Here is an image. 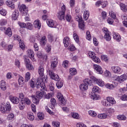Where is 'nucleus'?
<instances>
[{
	"instance_id": "obj_34",
	"label": "nucleus",
	"mask_w": 127,
	"mask_h": 127,
	"mask_svg": "<svg viewBox=\"0 0 127 127\" xmlns=\"http://www.w3.org/2000/svg\"><path fill=\"white\" fill-rule=\"evenodd\" d=\"M58 81L56 83V86L58 89H61L63 87V80H58Z\"/></svg>"
},
{
	"instance_id": "obj_25",
	"label": "nucleus",
	"mask_w": 127,
	"mask_h": 127,
	"mask_svg": "<svg viewBox=\"0 0 127 127\" xmlns=\"http://www.w3.org/2000/svg\"><path fill=\"white\" fill-rule=\"evenodd\" d=\"M43 95H44V94L43 93V91L42 89H41L40 91H37L36 93V97L38 99H42L43 97Z\"/></svg>"
},
{
	"instance_id": "obj_13",
	"label": "nucleus",
	"mask_w": 127,
	"mask_h": 127,
	"mask_svg": "<svg viewBox=\"0 0 127 127\" xmlns=\"http://www.w3.org/2000/svg\"><path fill=\"white\" fill-rule=\"evenodd\" d=\"M95 5L96 6L98 7L99 6H100V5H102L103 8H105V7H106V6L108 5V1H102L101 0H98L96 2Z\"/></svg>"
},
{
	"instance_id": "obj_28",
	"label": "nucleus",
	"mask_w": 127,
	"mask_h": 127,
	"mask_svg": "<svg viewBox=\"0 0 127 127\" xmlns=\"http://www.w3.org/2000/svg\"><path fill=\"white\" fill-rule=\"evenodd\" d=\"M10 101L13 104H18L19 103V99L17 97H12L10 98Z\"/></svg>"
},
{
	"instance_id": "obj_6",
	"label": "nucleus",
	"mask_w": 127,
	"mask_h": 127,
	"mask_svg": "<svg viewBox=\"0 0 127 127\" xmlns=\"http://www.w3.org/2000/svg\"><path fill=\"white\" fill-rule=\"evenodd\" d=\"M51 68L52 69H54V68H56L57 67V65H58V58L57 57H53L52 58L51 60Z\"/></svg>"
},
{
	"instance_id": "obj_14",
	"label": "nucleus",
	"mask_w": 127,
	"mask_h": 127,
	"mask_svg": "<svg viewBox=\"0 0 127 127\" xmlns=\"http://www.w3.org/2000/svg\"><path fill=\"white\" fill-rule=\"evenodd\" d=\"M47 24L49 27H53L54 28L57 27V26H56V24L54 23V21L52 19H48L47 20Z\"/></svg>"
},
{
	"instance_id": "obj_52",
	"label": "nucleus",
	"mask_w": 127,
	"mask_h": 127,
	"mask_svg": "<svg viewBox=\"0 0 127 127\" xmlns=\"http://www.w3.org/2000/svg\"><path fill=\"white\" fill-rule=\"evenodd\" d=\"M91 98L92 100L97 101V100H99V96L97 95V94H96L95 93H92L91 96Z\"/></svg>"
},
{
	"instance_id": "obj_22",
	"label": "nucleus",
	"mask_w": 127,
	"mask_h": 127,
	"mask_svg": "<svg viewBox=\"0 0 127 127\" xmlns=\"http://www.w3.org/2000/svg\"><path fill=\"white\" fill-rule=\"evenodd\" d=\"M19 15V12H18V10H15L12 14V19L14 20H16Z\"/></svg>"
},
{
	"instance_id": "obj_48",
	"label": "nucleus",
	"mask_w": 127,
	"mask_h": 127,
	"mask_svg": "<svg viewBox=\"0 0 127 127\" xmlns=\"http://www.w3.org/2000/svg\"><path fill=\"white\" fill-rule=\"evenodd\" d=\"M39 99L37 98L36 96H34L33 97V103H34V104H36V105H38V104H39Z\"/></svg>"
},
{
	"instance_id": "obj_42",
	"label": "nucleus",
	"mask_w": 127,
	"mask_h": 127,
	"mask_svg": "<svg viewBox=\"0 0 127 127\" xmlns=\"http://www.w3.org/2000/svg\"><path fill=\"white\" fill-rule=\"evenodd\" d=\"M27 118L30 121H33L34 120V115L32 112L28 113Z\"/></svg>"
},
{
	"instance_id": "obj_60",
	"label": "nucleus",
	"mask_w": 127,
	"mask_h": 127,
	"mask_svg": "<svg viewBox=\"0 0 127 127\" xmlns=\"http://www.w3.org/2000/svg\"><path fill=\"white\" fill-rule=\"evenodd\" d=\"M7 23V20L6 19H2L0 20V25H5Z\"/></svg>"
},
{
	"instance_id": "obj_41",
	"label": "nucleus",
	"mask_w": 127,
	"mask_h": 127,
	"mask_svg": "<svg viewBox=\"0 0 127 127\" xmlns=\"http://www.w3.org/2000/svg\"><path fill=\"white\" fill-rule=\"evenodd\" d=\"M84 84H87L89 86H92V80L90 78H86L83 80Z\"/></svg>"
},
{
	"instance_id": "obj_49",
	"label": "nucleus",
	"mask_w": 127,
	"mask_h": 127,
	"mask_svg": "<svg viewBox=\"0 0 127 127\" xmlns=\"http://www.w3.org/2000/svg\"><path fill=\"white\" fill-rule=\"evenodd\" d=\"M86 39L89 40V41H91V40H92V36H91V34L89 31H87L86 32Z\"/></svg>"
},
{
	"instance_id": "obj_53",
	"label": "nucleus",
	"mask_w": 127,
	"mask_h": 127,
	"mask_svg": "<svg viewBox=\"0 0 127 127\" xmlns=\"http://www.w3.org/2000/svg\"><path fill=\"white\" fill-rule=\"evenodd\" d=\"M23 102L24 104H26V105H30V104H31V101L27 97L24 98Z\"/></svg>"
},
{
	"instance_id": "obj_40",
	"label": "nucleus",
	"mask_w": 127,
	"mask_h": 127,
	"mask_svg": "<svg viewBox=\"0 0 127 127\" xmlns=\"http://www.w3.org/2000/svg\"><path fill=\"white\" fill-rule=\"evenodd\" d=\"M25 107V103H24V102L23 100H21L19 104V109L22 111L23 109H24V107Z\"/></svg>"
},
{
	"instance_id": "obj_19",
	"label": "nucleus",
	"mask_w": 127,
	"mask_h": 127,
	"mask_svg": "<svg viewBox=\"0 0 127 127\" xmlns=\"http://www.w3.org/2000/svg\"><path fill=\"white\" fill-rule=\"evenodd\" d=\"M46 43H47V39H46V37L43 36L40 41V44L42 47H44L45 45H46Z\"/></svg>"
},
{
	"instance_id": "obj_55",
	"label": "nucleus",
	"mask_w": 127,
	"mask_h": 127,
	"mask_svg": "<svg viewBox=\"0 0 127 127\" xmlns=\"http://www.w3.org/2000/svg\"><path fill=\"white\" fill-rule=\"evenodd\" d=\"M52 125L54 127H60V122L58 121H53Z\"/></svg>"
},
{
	"instance_id": "obj_24",
	"label": "nucleus",
	"mask_w": 127,
	"mask_h": 127,
	"mask_svg": "<svg viewBox=\"0 0 127 127\" xmlns=\"http://www.w3.org/2000/svg\"><path fill=\"white\" fill-rule=\"evenodd\" d=\"M88 84L84 83H82L79 86V89L81 90V91H86V90H88Z\"/></svg>"
},
{
	"instance_id": "obj_39",
	"label": "nucleus",
	"mask_w": 127,
	"mask_h": 127,
	"mask_svg": "<svg viewBox=\"0 0 127 127\" xmlns=\"http://www.w3.org/2000/svg\"><path fill=\"white\" fill-rule=\"evenodd\" d=\"M0 110L1 113L3 114H4L5 112H7V110H6L5 106L3 104H1L0 106Z\"/></svg>"
},
{
	"instance_id": "obj_38",
	"label": "nucleus",
	"mask_w": 127,
	"mask_h": 127,
	"mask_svg": "<svg viewBox=\"0 0 127 127\" xmlns=\"http://www.w3.org/2000/svg\"><path fill=\"white\" fill-rule=\"evenodd\" d=\"M26 28L29 30H32L33 29V24L30 22H27L26 24Z\"/></svg>"
},
{
	"instance_id": "obj_51",
	"label": "nucleus",
	"mask_w": 127,
	"mask_h": 127,
	"mask_svg": "<svg viewBox=\"0 0 127 127\" xmlns=\"http://www.w3.org/2000/svg\"><path fill=\"white\" fill-rule=\"evenodd\" d=\"M109 15L111 17L114 18V19H116V17H117V15L114 11H110L109 12Z\"/></svg>"
},
{
	"instance_id": "obj_2",
	"label": "nucleus",
	"mask_w": 127,
	"mask_h": 127,
	"mask_svg": "<svg viewBox=\"0 0 127 127\" xmlns=\"http://www.w3.org/2000/svg\"><path fill=\"white\" fill-rule=\"evenodd\" d=\"M113 79L118 83H123L124 81L127 80V73H124L121 76L115 75L113 77Z\"/></svg>"
},
{
	"instance_id": "obj_30",
	"label": "nucleus",
	"mask_w": 127,
	"mask_h": 127,
	"mask_svg": "<svg viewBox=\"0 0 127 127\" xmlns=\"http://www.w3.org/2000/svg\"><path fill=\"white\" fill-rule=\"evenodd\" d=\"M123 23L126 27H127V15L125 14L123 16H122Z\"/></svg>"
},
{
	"instance_id": "obj_21",
	"label": "nucleus",
	"mask_w": 127,
	"mask_h": 127,
	"mask_svg": "<svg viewBox=\"0 0 127 127\" xmlns=\"http://www.w3.org/2000/svg\"><path fill=\"white\" fill-rule=\"evenodd\" d=\"M0 88L2 91H5L6 90V83L4 80L1 81L0 83Z\"/></svg>"
},
{
	"instance_id": "obj_45",
	"label": "nucleus",
	"mask_w": 127,
	"mask_h": 127,
	"mask_svg": "<svg viewBox=\"0 0 127 127\" xmlns=\"http://www.w3.org/2000/svg\"><path fill=\"white\" fill-rule=\"evenodd\" d=\"M73 37L76 43H79L80 42V40L79 39V36L75 32L73 33Z\"/></svg>"
},
{
	"instance_id": "obj_31",
	"label": "nucleus",
	"mask_w": 127,
	"mask_h": 127,
	"mask_svg": "<svg viewBox=\"0 0 127 127\" xmlns=\"http://www.w3.org/2000/svg\"><path fill=\"white\" fill-rule=\"evenodd\" d=\"M89 16H90V12L88 10L84 11L83 14V18L84 20H87V19L89 18Z\"/></svg>"
},
{
	"instance_id": "obj_59",
	"label": "nucleus",
	"mask_w": 127,
	"mask_h": 127,
	"mask_svg": "<svg viewBox=\"0 0 127 127\" xmlns=\"http://www.w3.org/2000/svg\"><path fill=\"white\" fill-rule=\"evenodd\" d=\"M63 66L64 68H68L69 67V62L68 61H64L63 62Z\"/></svg>"
},
{
	"instance_id": "obj_26",
	"label": "nucleus",
	"mask_w": 127,
	"mask_h": 127,
	"mask_svg": "<svg viewBox=\"0 0 127 127\" xmlns=\"http://www.w3.org/2000/svg\"><path fill=\"white\" fill-rule=\"evenodd\" d=\"M5 34L9 36V37H11L12 36V31H11V28H7L5 31Z\"/></svg>"
},
{
	"instance_id": "obj_58",
	"label": "nucleus",
	"mask_w": 127,
	"mask_h": 127,
	"mask_svg": "<svg viewBox=\"0 0 127 127\" xmlns=\"http://www.w3.org/2000/svg\"><path fill=\"white\" fill-rule=\"evenodd\" d=\"M18 24L20 26V27H21L22 28H25L26 27V24H25L24 22H21L20 21H18Z\"/></svg>"
},
{
	"instance_id": "obj_44",
	"label": "nucleus",
	"mask_w": 127,
	"mask_h": 127,
	"mask_svg": "<svg viewBox=\"0 0 127 127\" xmlns=\"http://www.w3.org/2000/svg\"><path fill=\"white\" fill-rule=\"evenodd\" d=\"M104 38L106 41H111L112 39V37H111V33L105 34Z\"/></svg>"
},
{
	"instance_id": "obj_35",
	"label": "nucleus",
	"mask_w": 127,
	"mask_h": 127,
	"mask_svg": "<svg viewBox=\"0 0 127 127\" xmlns=\"http://www.w3.org/2000/svg\"><path fill=\"white\" fill-rule=\"evenodd\" d=\"M106 113L108 115V117H112V114L115 113V109L114 108H110L106 111Z\"/></svg>"
},
{
	"instance_id": "obj_56",
	"label": "nucleus",
	"mask_w": 127,
	"mask_h": 127,
	"mask_svg": "<svg viewBox=\"0 0 127 127\" xmlns=\"http://www.w3.org/2000/svg\"><path fill=\"white\" fill-rule=\"evenodd\" d=\"M37 117L40 120H43L44 119V114L41 112H39L37 114Z\"/></svg>"
},
{
	"instance_id": "obj_61",
	"label": "nucleus",
	"mask_w": 127,
	"mask_h": 127,
	"mask_svg": "<svg viewBox=\"0 0 127 127\" xmlns=\"http://www.w3.org/2000/svg\"><path fill=\"white\" fill-rule=\"evenodd\" d=\"M6 110H7V112H9L10 111V103H9V102H7L5 105Z\"/></svg>"
},
{
	"instance_id": "obj_54",
	"label": "nucleus",
	"mask_w": 127,
	"mask_h": 127,
	"mask_svg": "<svg viewBox=\"0 0 127 127\" xmlns=\"http://www.w3.org/2000/svg\"><path fill=\"white\" fill-rule=\"evenodd\" d=\"M6 4L9 7H11V8H14L15 5L12 2L10 1H6Z\"/></svg>"
},
{
	"instance_id": "obj_47",
	"label": "nucleus",
	"mask_w": 127,
	"mask_h": 127,
	"mask_svg": "<svg viewBox=\"0 0 127 127\" xmlns=\"http://www.w3.org/2000/svg\"><path fill=\"white\" fill-rule=\"evenodd\" d=\"M120 6L123 11H124V12H126V11H127V6H126V5L125 4H124L123 3H121L120 4Z\"/></svg>"
},
{
	"instance_id": "obj_17",
	"label": "nucleus",
	"mask_w": 127,
	"mask_h": 127,
	"mask_svg": "<svg viewBox=\"0 0 127 127\" xmlns=\"http://www.w3.org/2000/svg\"><path fill=\"white\" fill-rule=\"evenodd\" d=\"M108 117H109V116L107 113V112L104 113L99 114L97 116V117L98 118V119H100V120H105L107 119Z\"/></svg>"
},
{
	"instance_id": "obj_43",
	"label": "nucleus",
	"mask_w": 127,
	"mask_h": 127,
	"mask_svg": "<svg viewBox=\"0 0 127 127\" xmlns=\"http://www.w3.org/2000/svg\"><path fill=\"white\" fill-rule=\"evenodd\" d=\"M78 26L80 29L84 30L85 29V22L84 21H81V22L78 23Z\"/></svg>"
},
{
	"instance_id": "obj_46",
	"label": "nucleus",
	"mask_w": 127,
	"mask_h": 127,
	"mask_svg": "<svg viewBox=\"0 0 127 127\" xmlns=\"http://www.w3.org/2000/svg\"><path fill=\"white\" fill-rule=\"evenodd\" d=\"M30 72H27L25 75V82H28L30 80Z\"/></svg>"
},
{
	"instance_id": "obj_15",
	"label": "nucleus",
	"mask_w": 127,
	"mask_h": 127,
	"mask_svg": "<svg viewBox=\"0 0 127 127\" xmlns=\"http://www.w3.org/2000/svg\"><path fill=\"white\" fill-rule=\"evenodd\" d=\"M107 100L108 101V103H109V105H110V107L112 106H114V105H116V100L115 98L113 97L109 96L106 98Z\"/></svg>"
},
{
	"instance_id": "obj_50",
	"label": "nucleus",
	"mask_w": 127,
	"mask_h": 127,
	"mask_svg": "<svg viewBox=\"0 0 127 127\" xmlns=\"http://www.w3.org/2000/svg\"><path fill=\"white\" fill-rule=\"evenodd\" d=\"M88 114L89 115V116H91V117H97V113H96V112L92 110L89 111Z\"/></svg>"
},
{
	"instance_id": "obj_16",
	"label": "nucleus",
	"mask_w": 127,
	"mask_h": 127,
	"mask_svg": "<svg viewBox=\"0 0 127 127\" xmlns=\"http://www.w3.org/2000/svg\"><path fill=\"white\" fill-rule=\"evenodd\" d=\"M113 38L118 42H120L122 40V37H121L119 33L115 32H113Z\"/></svg>"
},
{
	"instance_id": "obj_5",
	"label": "nucleus",
	"mask_w": 127,
	"mask_h": 127,
	"mask_svg": "<svg viewBox=\"0 0 127 127\" xmlns=\"http://www.w3.org/2000/svg\"><path fill=\"white\" fill-rule=\"evenodd\" d=\"M57 97L60 101L61 105L62 106H65V105L67 104V101H66V99L64 98V97H63V95H62L61 93L58 92Z\"/></svg>"
},
{
	"instance_id": "obj_10",
	"label": "nucleus",
	"mask_w": 127,
	"mask_h": 127,
	"mask_svg": "<svg viewBox=\"0 0 127 127\" xmlns=\"http://www.w3.org/2000/svg\"><path fill=\"white\" fill-rule=\"evenodd\" d=\"M93 69H94L97 74H103L104 73V70H103L102 66L99 65L94 64Z\"/></svg>"
},
{
	"instance_id": "obj_7",
	"label": "nucleus",
	"mask_w": 127,
	"mask_h": 127,
	"mask_svg": "<svg viewBox=\"0 0 127 127\" xmlns=\"http://www.w3.org/2000/svg\"><path fill=\"white\" fill-rule=\"evenodd\" d=\"M91 79L100 87H104L105 86V82L103 80L97 79L94 76H92Z\"/></svg>"
},
{
	"instance_id": "obj_33",
	"label": "nucleus",
	"mask_w": 127,
	"mask_h": 127,
	"mask_svg": "<svg viewBox=\"0 0 127 127\" xmlns=\"http://www.w3.org/2000/svg\"><path fill=\"white\" fill-rule=\"evenodd\" d=\"M92 92L93 93H100L101 88H99V87H98L97 86H94L92 88Z\"/></svg>"
},
{
	"instance_id": "obj_27",
	"label": "nucleus",
	"mask_w": 127,
	"mask_h": 127,
	"mask_svg": "<svg viewBox=\"0 0 127 127\" xmlns=\"http://www.w3.org/2000/svg\"><path fill=\"white\" fill-rule=\"evenodd\" d=\"M24 78H23L22 76L19 75L18 79V82L20 87H22L23 86V84L24 83Z\"/></svg>"
},
{
	"instance_id": "obj_20",
	"label": "nucleus",
	"mask_w": 127,
	"mask_h": 127,
	"mask_svg": "<svg viewBox=\"0 0 127 127\" xmlns=\"http://www.w3.org/2000/svg\"><path fill=\"white\" fill-rule=\"evenodd\" d=\"M34 26L35 28H37V29H40V28H41V23H40V21L38 19L34 21Z\"/></svg>"
},
{
	"instance_id": "obj_36",
	"label": "nucleus",
	"mask_w": 127,
	"mask_h": 127,
	"mask_svg": "<svg viewBox=\"0 0 127 127\" xmlns=\"http://www.w3.org/2000/svg\"><path fill=\"white\" fill-rule=\"evenodd\" d=\"M117 119L119 121H126L127 120V117L124 115H119L117 116Z\"/></svg>"
},
{
	"instance_id": "obj_32",
	"label": "nucleus",
	"mask_w": 127,
	"mask_h": 127,
	"mask_svg": "<svg viewBox=\"0 0 127 127\" xmlns=\"http://www.w3.org/2000/svg\"><path fill=\"white\" fill-rule=\"evenodd\" d=\"M101 103L103 106H105V107H111L107 98H106V99H103Z\"/></svg>"
},
{
	"instance_id": "obj_29",
	"label": "nucleus",
	"mask_w": 127,
	"mask_h": 127,
	"mask_svg": "<svg viewBox=\"0 0 127 127\" xmlns=\"http://www.w3.org/2000/svg\"><path fill=\"white\" fill-rule=\"evenodd\" d=\"M69 74L71 76H75L77 75V70L75 68H71L69 69Z\"/></svg>"
},
{
	"instance_id": "obj_12",
	"label": "nucleus",
	"mask_w": 127,
	"mask_h": 127,
	"mask_svg": "<svg viewBox=\"0 0 127 127\" xmlns=\"http://www.w3.org/2000/svg\"><path fill=\"white\" fill-rule=\"evenodd\" d=\"M111 70L115 74H120L122 71V68L118 65H113L111 67Z\"/></svg>"
},
{
	"instance_id": "obj_3",
	"label": "nucleus",
	"mask_w": 127,
	"mask_h": 127,
	"mask_svg": "<svg viewBox=\"0 0 127 127\" xmlns=\"http://www.w3.org/2000/svg\"><path fill=\"white\" fill-rule=\"evenodd\" d=\"M88 56H89V57L92 59V61L95 63L99 64L101 62V60H100L99 57L96 56L95 53H94L93 52H89Z\"/></svg>"
},
{
	"instance_id": "obj_64",
	"label": "nucleus",
	"mask_w": 127,
	"mask_h": 127,
	"mask_svg": "<svg viewBox=\"0 0 127 127\" xmlns=\"http://www.w3.org/2000/svg\"><path fill=\"white\" fill-rule=\"evenodd\" d=\"M76 127H87V126L82 123H78L76 124Z\"/></svg>"
},
{
	"instance_id": "obj_4",
	"label": "nucleus",
	"mask_w": 127,
	"mask_h": 127,
	"mask_svg": "<svg viewBox=\"0 0 127 127\" xmlns=\"http://www.w3.org/2000/svg\"><path fill=\"white\" fill-rule=\"evenodd\" d=\"M24 60L26 68L27 70H29L30 71L34 70V66H33V65H32V64L30 62L29 59L25 58Z\"/></svg>"
},
{
	"instance_id": "obj_23",
	"label": "nucleus",
	"mask_w": 127,
	"mask_h": 127,
	"mask_svg": "<svg viewBox=\"0 0 127 127\" xmlns=\"http://www.w3.org/2000/svg\"><path fill=\"white\" fill-rule=\"evenodd\" d=\"M58 18L60 20H63V19H64L65 18V13L64 12H60L59 11L57 15Z\"/></svg>"
},
{
	"instance_id": "obj_9",
	"label": "nucleus",
	"mask_w": 127,
	"mask_h": 127,
	"mask_svg": "<svg viewBox=\"0 0 127 127\" xmlns=\"http://www.w3.org/2000/svg\"><path fill=\"white\" fill-rule=\"evenodd\" d=\"M49 75L53 80H55V81H59L60 80V78L58 74H56L52 71V70L49 71Z\"/></svg>"
},
{
	"instance_id": "obj_37",
	"label": "nucleus",
	"mask_w": 127,
	"mask_h": 127,
	"mask_svg": "<svg viewBox=\"0 0 127 127\" xmlns=\"http://www.w3.org/2000/svg\"><path fill=\"white\" fill-rule=\"evenodd\" d=\"M105 87L107 89H109V90H113L114 88H116V87H117V85H114V84L107 83L105 85Z\"/></svg>"
},
{
	"instance_id": "obj_18",
	"label": "nucleus",
	"mask_w": 127,
	"mask_h": 127,
	"mask_svg": "<svg viewBox=\"0 0 127 127\" xmlns=\"http://www.w3.org/2000/svg\"><path fill=\"white\" fill-rule=\"evenodd\" d=\"M63 43L65 47H68L70 45V38L68 37H65L63 40Z\"/></svg>"
},
{
	"instance_id": "obj_1",
	"label": "nucleus",
	"mask_w": 127,
	"mask_h": 127,
	"mask_svg": "<svg viewBox=\"0 0 127 127\" xmlns=\"http://www.w3.org/2000/svg\"><path fill=\"white\" fill-rule=\"evenodd\" d=\"M38 73L40 77L37 80L36 88H41L43 91H47L45 86V83H47V76L44 75V67L43 65H40L38 67Z\"/></svg>"
},
{
	"instance_id": "obj_63",
	"label": "nucleus",
	"mask_w": 127,
	"mask_h": 127,
	"mask_svg": "<svg viewBox=\"0 0 127 127\" xmlns=\"http://www.w3.org/2000/svg\"><path fill=\"white\" fill-rule=\"evenodd\" d=\"M71 116L72 117V118H73V119H79V114L77 113H72L71 114Z\"/></svg>"
},
{
	"instance_id": "obj_62",
	"label": "nucleus",
	"mask_w": 127,
	"mask_h": 127,
	"mask_svg": "<svg viewBox=\"0 0 127 127\" xmlns=\"http://www.w3.org/2000/svg\"><path fill=\"white\" fill-rule=\"evenodd\" d=\"M14 38V40H17L19 42L21 41V39H20V37L18 36V35H14L13 36Z\"/></svg>"
},
{
	"instance_id": "obj_57",
	"label": "nucleus",
	"mask_w": 127,
	"mask_h": 127,
	"mask_svg": "<svg viewBox=\"0 0 127 127\" xmlns=\"http://www.w3.org/2000/svg\"><path fill=\"white\" fill-rule=\"evenodd\" d=\"M48 39L50 42H52L54 40V36L52 34H49L48 35Z\"/></svg>"
},
{
	"instance_id": "obj_8",
	"label": "nucleus",
	"mask_w": 127,
	"mask_h": 127,
	"mask_svg": "<svg viewBox=\"0 0 127 127\" xmlns=\"http://www.w3.org/2000/svg\"><path fill=\"white\" fill-rule=\"evenodd\" d=\"M19 10L22 15H26L28 11V9L25 4H22L19 8Z\"/></svg>"
},
{
	"instance_id": "obj_11",
	"label": "nucleus",
	"mask_w": 127,
	"mask_h": 127,
	"mask_svg": "<svg viewBox=\"0 0 127 127\" xmlns=\"http://www.w3.org/2000/svg\"><path fill=\"white\" fill-rule=\"evenodd\" d=\"M27 55H28L33 62H36V59L34 58V53L32 50H28L27 53Z\"/></svg>"
}]
</instances>
